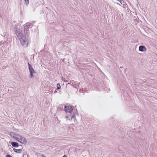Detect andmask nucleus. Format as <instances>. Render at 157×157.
Instances as JSON below:
<instances>
[{"label":"nucleus","mask_w":157,"mask_h":157,"mask_svg":"<svg viewBox=\"0 0 157 157\" xmlns=\"http://www.w3.org/2000/svg\"><path fill=\"white\" fill-rule=\"evenodd\" d=\"M24 29V31L22 32L17 27H15L14 28V30L17 37L20 39L22 45L24 47H26L28 45L29 38L26 37L25 34H27L28 33L29 29L27 26H25Z\"/></svg>","instance_id":"f257e3e1"},{"label":"nucleus","mask_w":157,"mask_h":157,"mask_svg":"<svg viewBox=\"0 0 157 157\" xmlns=\"http://www.w3.org/2000/svg\"><path fill=\"white\" fill-rule=\"evenodd\" d=\"M28 65L29 71L30 73V77L31 78H33L34 77L33 74L36 73L34 69L33 68L32 66L28 63Z\"/></svg>","instance_id":"f03ea898"},{"label":"nucleus","mask_w":157,"mask_h":157,"mask_svg":"<svg viewBox=\"0 0 157 157\" xmlns=\"http://www.w3.org/2000/svg\"><path fill=\"white\" fill-rule=\"evenodd\" d=\"M64 110L66 113H71L73 110L72 106L66 105L65 106Z\"/></svg>","instance_id":"7ed1b4c3"},{"label":"nucleus","mask_w":157,"mask_h":157,"mask_svg":"<svg viewBox=\"0 0 157 157\" xmlns=\"http://www.w3.org/2000/svg\"><path fill=\"white\" fill-rule=\"evenodd\" d=\"M146 48L144 46H140L139 47V50L141 52L145 51L146 50Z\"/></svg>","instance_id":"20e7f679"},{"label":"nucleus","mask_w":157,"mask_h":157,"mask_svg":"<svg viewBox=\"0 0 157 157\" xmlns=\"http://www.w3.org/2000/svg\"><path fill=\"white\" fill-rule=\"evenodd\" d=\"M21 139V142L22 144H25L27 142V140L24 137L21 136V138H20Z\"/></svg>","instance_id":"39448f33"},{"label":"nucleus","mask_w":157,"mask_h":157,"mask_svg":"<svg viewBox=\"0 0 157 157\" xmlns=\"http://www.w3.org/2000/svg\"><path fill=\"white\" fill-rule=\"evenodd\" d=\"M11 144L13 147H17L19 146V144L17 142H12Z\"/></svg>","instance_id":"423d86ee"},{"label":"nucleus","mask_w":157,"mask_h":157,"mask_svg":"<svg viewBox=\"0 0 157 157\" xmlns=\"http://www.w3.org/2000/svg\"><path fill=\"white\" fill-rule=\"evenodd\" d=\"M10 135L11 136L13 137V138L15 139V138H16L15 137H17V136L18 135L15 134L13 132H11L10 133Z\"/></svg>","instance_id":"0eeeda50"},{"label":"nucleus","mask_w":157,"mask_h":157,"mask_svg":"<svg viewBox=\"0 0 157 157\" xmlns=\"http://www.w3.org/2000/svg\"><path fill=\"white\" fill-rule=\"evenodd\" d=\"M13 150L15 152L18 153H21L22 152V150L21 149H17L15 148H13Z\"/></svg>","instance_id":"6e6552de"},{"label":"nucleus","mask_w":157,"mask_h":157,"mask_svg":"<svg viewBox=\"0 0 157 157\" xmlns=\"http://www.w3.org/2000/svg\"><path fill=\"white\" fill-rule=\"evenodd\" d=\"M68 113L67 115H66L65 117L67 119H69L70 118H71V113Z\"/></svg>","instance_id":"1a4fd4ad"},{"label":"nucleus","mask_w":157,"mask_h":157,"mask_svg":"<svg viewBox=\"0 0 157 157\" xmlns=\"http://www.w3.org/2000/svg\"><path fill=\"white\" fill-rule=\"evenodd\" d=\"M21 136L18 135L17 136V137H15L16 138H15V139L17 140L18 142H21Z\"/></svg>","instance_id":"9d476101"},{"label":"nucleus","mask_w":157,"mask_h":157,"mask_svg":"<svg viewBox=\"0 0 157 157\" xmlns=\"http://www.w3.org/2000/svg\"><path fill=\"white\" fill-rule=\"evenodd\" d=\"M57 89H59L61 88V86L59 83L57 84Z\"/></svg>","instance_id":"9b49d317"},{"label":"nucleus","mask_w":157,"mask_h":157,"mask_svg":"<svg viewBox=\"0 0 157 157\" xmlns=\"http://www.w3.org/2000/svg\"><path fill=\"white\" fill-rule=\"evenodd\" d=\"M25 1L26 5H28L29 3V0H25Z\"/></svg>","instance_id":"f8f14e48"},{"label":"nucleus","mask_w":157,"mask_h":157,"mask_svg":"<svg viewBox=\"0 0 157 157\" xmlns=\"http://www.w3.org/2000/svg\"><path fill=\"white\" fill-rule=\"evenodd\" d=\"M75 118V115L74 114H73L72 115V116H71V118Z\"/></svg>","instance_id":"ddd939ff"},{"label":"nucleus","mask_w":157,"mask_h":157,"mask_svg":"<svg viewBox=\"0 0 157 157\" xmlns=\"http://www.w3.org/2000/svg\"><path fill=\"white\" fill-rule=\"evenodd\" d=\"M117 1H118L121 4H122V2H123L122 0H121V1H120V0H117Z\"/></svg>","instance_id":"4468645a"},{"label":"nucleus","mask_w":157,"mask_h":157,"mask_svg":"<svg viewBox=\"0 0 157 157\" xmlns=\"http://www.w3.org/2000/svg\"><path fill=\"white\" fill-rule=\"evenodd\" d=\"M39 155H40H40H41V157H46L43 154H39Z\"/></svg>","instance_id":"2eb2a0df"},{"label":"nucleus","mask_w":157,"mask_h":157,"mask_svg":"<svg viewBox=\"0 0 157 157\" xmlns=\"http://www.w3.org/2000/svg\"><path fill=\"white\" fill-rule=\"evenodd\" d=\"M23 157H28V156L26 154L23 155Z\"/></svg>","instance_id":"dca6fc26"},{"label":"nucleus","mask_w":157,"mask_h":157,"mask_svg":"<svg viewBox=\"0 0 157 157\" xmlns=\"http://www.w3.org/2000/svg\"><path fill=\"white\" fill-rule=\"evenodd\" d=\"M62 80L64 82H66V81L65 80V78H64L63 77H62Z\"/></svg>","instance_id":"f3484780"},{"label":"nucleus","mask_w":157,"mask_h":157,"mask_svg":"<svg viewBox=\"0 0 157 157\" xmlns=\"http://www.w3.org/2000/svg\"><path fill=\"white\" fill-rule=\"evenodd\" d=\"M6 157H12V156H11L10 155H7L6 156Z\"/></svg>","instance_id":"a211bd4d"},{"label":"nucleus","mask_w":157,"mask_h":157,"mask_svg":"<svg viewBox=\"0 0 157 157\" xmlns=\"http://www.w3.org/2000/svg\"><path fill=\"white\" fill-rule=\"evenodd\" d=\"M63 157H67L66 155H64Z\"/></svg>","instance_id":"6ab92c4d"},{"label":"nucleus","mask_w":157,"mask_h":157,"mask_svg":"<svg viewBox=\"0 0 157 157\" xmlns=\"http://www.w3.org/2000/svg\"><path fill=\"white\" fill-rule=\"evenodd\" d=\"M30 25H30V24H29L28 25V26H30Z\"/></svg>","instance_id":"aec40b11"},{"label":"nucleus","mask_w":157,"mask_h":157,"mask_svg":"<svg viewBox=\"0 0 157 157\" xmlns=\"http://www.w3.org/2000/svg\"><path fill=\"white\" fill-rule=\"evenodd\" d=\"M20 1H21L22 0H20Z\"/></svg>","instance_id":"412c9836"}]
</instances>
